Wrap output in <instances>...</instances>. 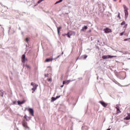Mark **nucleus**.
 Listing matches in <instances>:
<instances>
[{
  "instance_id": "nucleus-1",
  "label": "nucleus",
  "mask_w": 130,
  "mask_h": 130,
  "mask_svg": "<svg viewBox=\"0 0 130 130\" xmlns=\"http://www.w3.org/2000/svg\"><path fill=\"white\" fill-rule=\"evenodd\" d=\"M123 7L124 9V12L125 14V17L126 18H127L128 17V8L126 7V5H123Z\"/></svg>"
},
{
  "instance_id": "nucleus-2",
  "label": "nucleus",
  "mask_w": 130,
  "mask_h": 130,
  "mask_svg": "<svg viewBox=\"0 0 130 130\" xmlns=\"http://www.w3.org/2000/svg\"><path fill=\"white\" fill-rule=\"evenodd\" d=\"M30 85L31 86H33V88H32V93H34V92H35V91H36V90H37V87H38V85L33 83V82H31L30 83Z\"/></svg>"
},
{
  "instance_id": "nucleus-3",
  "label": "nucleus",
  "mask_w": 130,
  "mask_h": 130,
  "mask_svg": "<svg viewBox=\"0 0 130 130\" xmlns=\"http://www.w3.org/2000/svg\"><path fill=\"white\" fill-rule=\"evenodd\" d=\"M112 57H116V56H111V55H104L102 56V58L103 59H106L107 58H112Z\"/></svg>"
},
{
  "instance_id": "nucleus-4",
  "label": "nucleus",
  "mask_w": 130,
  "mask_h": 130,
  "mask_svg": "<svg viewBox=\"0 0 130 130\" xmlns=\"http://www.w3.org/2000/svg\"><path fill=\"white\" fill-rule=\"evenodd\" d=\"M99 103H100L102 105V106H103V107H107V106H108V104L106 103L103 101H100Z\"/></svg>"
},
{
  "instance_id": "nucleus-5",
  "label": "nucleus",
  "mask_w": 130,
  "mask_h": 130,
  "mask_svg": "<svg viewBox=\"0 0 130 130\" xmlns=\"http://www.w3.org/2000/svg\"><path fill=\"white\" fill-rule=\"evenodd\" d=\"M28 111L29 112L30 114H31V116H34V110H33V109L29 108Z\"/></svg>"
},
{
  "instance_id": "nucleus-6",
  "label": "nucleus",
  "mask_w": 130,
  "mask_h": 130,
  "mask_svg": "<svg viewBox=\"0 0 130 130\" xmlns=\"http://www.w3.org/2000/svg\"><path fill=\"white\" fill-rule=\"evenodd\" d=\"M104 30L105 31V33H106V34L111 33V32H112V30H111V29L109 28H105Z\"/></svg>"
},
{
  "instance_id": "nucleus-7",
  "label": "nucleus",
  "mask_w": 130,
  "mask_h": 130,
  "mask_svg": "<svg viewBox=\"0 0 130 130\" xmlns=\"http://www.w3.org/2000/svg\"><path fill=\"white\" fill-rule=\"evenodd\" d=\"M22 125H23V127H25V128H29V127H28V125L26 121H23L22 122Z\"/></svg>"
},
{
  "instance_id": "nucleus-8",
  "label": "nucleus",
  "mask_w": 130,
  "mask_h": 130,
  "mask_svg": "<svg viewBox=\"0 0 130 130\" xmlns=\"http://www.w3.org/2000/svg\"><path fill=\"white\" fill-rule=\"evenodd\" d=\"M25 60H27V59H26V55L23 54L22 57V62L24 63Z\"/></svg>"
},
{
  "instance_id": "nucleus-9",
  "label": "nucleus",
  "mask_w": 130,
  "mask_h": 130,
  "mask_svg": "<svg viewBox=\"0 0 130 130\" xmlns=\"http://www.w3.org/2000/svg\"><path fill=\"white\" fill-rule=\"evenodd\" d=\"M52 60H53V59L52 58H47L45 60V62H49V61H52Z\"/></svg>"
},
{
  "instance_id": "nucleus-10",
  "label": "nucleus",
  "mask_w": 130,
  "mask_h": 130,
  "mask_svg": "<svg viewBox=\"0 0 130 130\" xmlns=\"http://www.w3.org/2000/svg\"><path fill=\"white\" fill-rule=\"evenodd\" d=\"M70 82H71V80L63 81L62 84L63 85H64V84H67L68 85L70 84Z\"/></svg>"
},
{
  "instance_id": "nucleus-11",
  "label": "nucleus",
  "mask_w": 130,
  "mask_h": 130,
  "mask_svg": "<svg viewBox=\"0 0 130 130\" xmlns=\"http://www.w3.org/2000/svg\"><path fill=\"white\" fill-rule=\"evenodd\" d=\"M127 116H126L125 118V119H126V120H129L130 119V113H128L127 114Z\"/></svg>"
},
{
  "instance_id": "nucleus-12",
  "label": "nucleus",
  "mask_w": 130,
  "mask_h": 130,
  "mask_svg": "<svg viewBox=\"0 0 130 130\" xmlns=\"http://www.w3.org/2000/svg\"><path fill=\"white\" fill-rule=\"evenodd\" d=\"M87 29H88V27L87 26H84L81 29V31H85V30H87Z\"/></svg>"
},
{
  "instance_id": "nucleus-13",
  "label": "nucleus",
  "mask_w": 130,
  "mask_h": 130,
  "mask_svg": "<svg viewBox=\"0 0 130 130\" xmlns=\"http://www.w3.org/2000/svg\"><path fill=\"white\" fill-rule=\"evenodd\" d=\"M24 102H25V101L23 100L22 102L18 101L17 102V103L18 105H20L21 104H24Z\"/></svg>"
},
{
  "instance_id": "nucleus-14",
  "label": "nucleus",
  "mask_w": 130,
  "mask_h": 130,
  "mask_svg": "<svg viewBox=\"0 0 130 130\" xmlns=\"http://www.w3.org/2000/svg\"><path fill=\"white\" fill-rule=\"evenodd\" d=\"M57 29L58 34H59V32H60V29H61V26H59L57 28Z\"/></svg>"
},
{
  "instance_id": "nucleus-15",
  "label": "nucleus",
  "mask_w": 130,
  "mask_h": 130,
  "mask_svg": "<svg viewBox=\"0 0 130 130\" xmlns=\"http://www.w3.org/2000/svg\"><path fill=\"white\" fill-rule=\"evenodd\" d=\"M55 100H56V98L52 97L51 102H53L54 101H55Z\"/></svg>"
},
{
  "instance_id": "nucleus-16",
  "label": "nucleus",
  "mask_w": 130,
  "mask_h": 130,
  "mask_svg": "<svg viewBox=\"0 0 130 130\" xmlns=\"http://www.w3.org/2000/svg\"><path fill=\"white\" fill-rule=\"evenodd\" d=\"M116 108L117 109V114H118V113H120V112H121L118 108L116 107Z\"/></svg>"
},
{
  "instance_id": "nucleus-17",
  "label": "nucleus",
  "mask_w": 130,
  "mask_h": 130,
  "mask_svg": "<svg viewBox=\"0 0 130 130\" xmlns=\"http://www.w3.org/2000/svg\"><path fill=\"white\" fill-rule=\"evenodd\" d=\"M62 1H63V0H59V1L56 2L55 3V5H57V4H59V3H61L62 2Z\"/></svg>"
},
{
  "instance_id": "nucleus-18",
  "label": "nucleus",
  "mask_w": 130,
  "mask_h": 130,
  "mask_svg": "<svg viewBox=\"0 0 130 130\" xmlns=\"http://www.w3.org/2000/svg\"><path fill=\"white\" fill-rule=\"evenodd\" d=\"M126 24H125V21H123L122 22V23H121V26H123V25H126Z\"/></svg>"
},
{
  "instance_id": "nucleus-19",
  "label": "nucleus",
  "mask_w": 130,
  "mask_h": 130,
  "mask_svg": "<svg viewBox=\"0 0 130 130\" xmlns=\"http://www.w3.org/2000/svg\"><path fill=\"white\" fill-rule=\"evenodd\" d=\"M123 28H124V30H125V29H126V28H127V24H125Z\"/></svg>"
},
{
  "instance_id": "nucleus-20",
  "label": "nucleus",
  "mask_w": 130,
  "mask_h": 130,
  "mask_svg": "<svg viewBox=\"0 0 130 130\" xmlns=\"http://www.w3.org/2000/svg\"><path fill=\"white\" fill-rule=\"evenodd\" d=\"M43 1H44V0H39L38 2V4H40L41 3H42V2H43Z\"/></svg>"
},
{
  "instance_id": "nucleus-21",
  "label": "nucleus",
  "mask_w": 130,
  "mask_h": 130,
  "mask_svg": "<svg viewBox=\"0 0 130 130\" xmlns=\"http://www.w3.org/2000/svg\"><path fill=\"white\" fill-rule=\"evenodd\" d=\"M118 18H119V19L120 20V19H121V18L120 17V13H118Z\"/></svg>"
},
{
  "instance_id": "nucleus-22",
  "label": "nucleus",
  "mask_w": 130,
  "mask_h": 130,
  "mask_svg": "<svg viewBox=\"0 0 130 130\" xmlns=\"http://www.w3.org/2000/svg\"><path fill=\"white\" fill-rule=\"evenodd\" d=\"M123 34H124V31L120 33V36H122V35H123Z\"/></svg>"
},
{
  "instance_id": "nucleus-23",
  "label": "nucleus",
  "mask_w": 130,
  "mask_h": 130,
  "mask_svg": "<svg viewBox=\"0 0 130 130\" xmlns=\"http://www.w3.org/2000/svg\"><path fill=\"white\" fill-rule=\"evenodd\" d=\"M83 56H84V59H86V57H88V56H87L86 55H84Z\"/></svg>"
},
{
  "instance_id": "nucleus-24",
  "label": "nucleus",
  "mask_w": 130,
  "mask_h": 130,
  "mask_svg": "<svg viewBox=\"0 0 130 130\" xmlns=\"http://www.w3.org/2000/svg\"><path fill=\"white\" fill-rule=\"evenodd\" d=\"M25 41H26V42H28V41H29V39H28V38H26L25 39Z\"/></svg>"
},
{
  "instance_id": "nucleus-25",
  "label": "nucleus",
  "mask_w": 130,
  "mask_h": 130,
  "mask_svg": "<svg viewBox=\"0 0 130 130\" xmlns=\"http://www.w3.org/2000/svg\"><path fill=\"white\" fill-rule=\"evenodd\" d=\"M51 81H52V79L51 78H49V79H48V82H51Z\"/></svg>"
},
{
  "instance_id": "nucleus-26",
  "label": "nucleus",
  "mask_w": 130,
  "mask_h": 130,
  "mask_svg": "<svg viewBox=\"0 0 130 130\" xmlns=\"http://www.w3.org/2000/svg\"><path fill=\"white\" fill-rule=\"evenodd\" d=\"M26 68H28V69H30L31 67L29 65H26Z\"/></svg>"
},
{
  "instance_id": "nucleus-27",
  "label": "nucleus",
  "mask_w": 130,
  "mask_h": 130,
  "mask_svg": "<svg viewBox=\"0 0 130 130\" xmlns=\"http://www.w3.org/2000/svg\"><path fill=\"white\" fill-rule=\"evenodd\" d=\"M60 98V95H58L56 97V99H58V98Z\"/></svg>"
},
{
  "instance_id": "nucleus-28",
  "label": "nucleus",
  "mask_w": 130,
  "mask_h": 130,
  "mask_svg": "<svg viewBox=\"0 0 130 130\" xmlns=\"http://www.w3.org/2000/svg\"><path fill=\"white\" fill-rule=\"evenodd\" d=\"M129 40V38L128 39H124V41H127V40Z\"/></svg>"
},
{
  "instance_id": "nucleus-29",
  "label": "nucleus",
  "mask_w": 130,
  "mask_h": 130,
  "mask_svg": "<svg viewBox=\"0 0 130 130\" xmlns=\"http://www.w3.org/2000/svg\"><path fill=\"white\" fill-rule=\"evenodd\" d=\"M69 35H70V36H72V31H69Z\"/></svg>"
},
{
  "instance_id": "nucleus-30",
  "label": "nucleus",
  "mask_w": 130,
  "mask_h": 130,
  "mask_svg": "<svg viewBox=\"0 0 130 130\" xmlns=\"http://www.w3.org/2000/svg\"><path fill=\"white\" fill-rule=\"evenodd\" d=\"M47 77H48V74H45V77L46 78Z\"/></svg>"
},
{
  "instance_id": "nucleus-31",
  "label": "nucleus",
  "mask_w": 130,
  "mask_h": 130,
  "mask_svg": "<svg viewBox=\"0 0 130 130\" xmlns=\"http://www.w3.org/2000/svg\"><path fill=\"white\" fill-rule=\"evenodd\" d=\"M24 118H25V119H27V115H25V116H24Z\"/></svg>"
},
{
  "instance_id": "nucleus-32",
  "label": "nucleus",
  "mask_w": 130,
  "mask_h": 130,
  "mask_svg": "<svg viewBox=\"0 0 130 130\" xmlns=\"http://www.w3.org/2000/svg\"><path fill=\"white\" fill-rule=\"evenodd\" d=\"M65 35H67L68 36V35H70V32H68V34H65Z\"/></svg>"
},
{
  "instance_id": "nucleus-33",
  "label": "nucleus",
  "mask_w": 130,
  "mask_h": 130,
  "mask_svg": "<svg viewBox=\"0 0 130 130\" xmlns=\"http://www.w3.org/2000/svg\"><path fill=\"white\" fill-rule=\"evenodd\" d=\"M71 35H68V37H69V38H71Z\"/></svg>"
},
{
  "instance_id": "nucleus-34",
  "label": "nucleus",
  "mask_w": 130,
  "mask_h": 130,
  "mask_svg": "<svg viewBox=\"0 0 130 130\" xmlns=\"http://www.w3.org/2000/svg\"><path fill=\"white\" fill-rule=\"evenodd\" d=\"M61 88H62V87H63V84L62 85L60 86Z\"/></svg>"
},
{
  "instance_id": "nucleus-35",
  "label": "nucleus",
  "mask_w": 130,
  "mask_h": 130,
  "mask_svg": "<svg viewBox=\"0 0 130 130\" xmlns=\"http://www.w3.org/2000/svg\"><path fill=\"white\" fill-rule=\"evenodd\" d=\"M58 57H59V56H58L56 58V59L58 58Z\"/></svg>"
},
{
  "instance_id": "nucleus-36",
  "label": "nucleus",
  "mask_w": 130,
  "mask_h": 130,
  "mask_svg": "<svg viewBox=\"0 0 130 130\" xmlns=\"http://www.w3.org/2000/svg\"><path fill=\"white\" fill-rule=\"evenodd\" d=\"M66 35H66V34H63V36H66Z\"/></svg>"
},
{
  "instance_id": "nucleus-37",
  "label": "nucleus",
  "mask_w": 130,
  "mask_h": 130,
  "mask_svg": "<svg viewBox=\"0 0 130 130\" xmlns=\"http://www.w3.org/2000/svg\"><path fill=\"white\" fill-rule=\"evenodd\" d=\"M114 2H116V0H114Z\"/></svg>"
}]
</instances>
